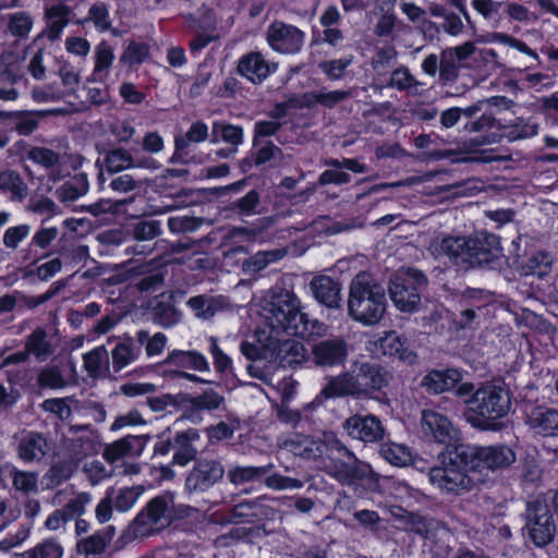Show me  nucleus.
I'll use <instances>...</instances> for the list:
<instances>
[{
	"label": "nucleus",
	"mask_w": 558,
	"mask_h": 558,
	"mask_svg": "<svg viewBox=\"0 0 558 558\" xmlns=\"http://www.w3.org/2000/svg\"><path fill=\"white\" fill-rule=\"evenodd\" d=\"M314 298L330 308H337L341 302L340 284L328 276L314 277L310 282Z\"/></svg>",
	"instance_id": "nucleus-22"
},
{
	"label": "nucleus",
	"mask_w": 558,
	"mask_h": 558,
	"mask_svg": "<svg viewBox=\"0 0 558 558\" xmlns=\"http://www.w3.org/2000/svg\"><path fill=\"white\" fill-rule=\"evenodd\" d=\"M226 403L225 397L214 389H206L203 393L191 397L189 399V408L185 411V416L192 422H199L202 411H215L222 408Z\"/></svg>",
	"instance_id": "nucleus-23"
},
{
	"label": "nucleus",
	"mask_w": 558,
	"mask_h": 558,
	"mask_svg": "<svg viewBox=\"0 0 558 558\" xmlns=\"http://www.w3.org/2000/svg\"><path fill=\"white\" fill-rule=\"evenodd\" d=\"M272 466V464L262 466L236 464L229 468L227 478L233 486L240 487L248 483L258 482L270 472Z\"/></svg>",
	"instance_id": "nucleus-29"
},
{
	"label": "nucleus",
	"mask_w": 558,
	"mask_h": 558,
	"mask_svg": "<svg viewBox=\"0 0 558 558\" xmlns=\"http://www.w3.org/2000/svg\"><path fill=\"white\" fill-rule=\"evenodd\" d=\"M353 57H344L340 59L322 61L318 68L327 75L331 81H338L342 78L347 68L352 63Z\"/></svg>",
	"instance_id": "nucleus-51"
},
{
	"label": "nucleus",
	"mask_w": 558,
	"mask_h": 558,
	"mask_svg": "<svg viewBox=\"0 0 558 558\" xmlns=\"http://www.w3.org/2000/svg\"><path fill=\"white\" fill-rule=\"evenodd\" d=\"M456 457L468 460L472 474L496 471L510 466L515 461L514 451L507 445L473 446L457 445Z\"/></svg>",
	"instance_id": "nucleus-8"
},
{
	"label": "nucleus",
	"mask_w": 558,
	"mask_h": 558,
	"mask_svg": "<svg viewBox=\"0 0 558 558\" xmlns=\"http://www.w3.org/2000/svg\"><path fill=\"white\" fill-rule=\"evenodd\" d=\"M140 447L141 439L138 437L128 436L108 445L104 450L102 457L108 463L114 464L128 456L138 454L141 451Z\"/></svg>",
	"instance_id": "nucleus-32"
},
{
	"label": "nucleus",
	"mask_w": 558,
	"mask_h": 558,
	"mask_svg": "<svg viewBox=\"0 0 558 558\" xmlns=\"http://www.w3.org/2000/svg\"><path fill=\"white\" fill-rule=\"evenodd\" d=\"M31 226L23 223L8 228L3 233V245L10 250H16L19 245L28 238Z\"/></svg>",
	"instance_id": "nucleus-56"
},
{
	"label": "nucleus",
	"mask_w": 558,
	"mask_h": 558,
	"mask_svg": "<svg viewBox=\"0 0 558 558\" xmlns=\"http://www.w3.org/2000/svg\"><path fill=\"white\" fill-rule=\"evenodd\" d=\"M88 19L99 32H106L111 26L108 8L105 4L93 5L88 11Z\"/></svg>",
	"instance_id": "nucleus-64"
},
{
	"label": "nucleus",
	"mask_w": 558,
	"mask_h": 558,
	"mask_svg": "<svg viewBox=\"0 0 558 558\" xmlns=\"http://www.w3.org/2000/svg\"><path fill=\"white\" fill-rule=\"evenodd\" d=\"M181 320L180 312L171 304L160 302L155 307V322L163 327L170 328Z\"/></svg>",
	"instance_id": "nucleus-49"
},
{
	"label": "nucleus",
	"mask_w": 558,
	"mask_h": 558,
	"mask_svg": "<svg viewBox=\"0 0 558 558\" xmlns=\"http://www.w3.org/2000/svg\"><path fill=\"white\" fill-rule=\"evenodd\" d=\"M208 137V126L202 122L196 121L191 124L184 136L175 137L177 149H185L191 143H202Z\"/></svg>",
	"instance_id": "nucleus-47"
},
{
	"label": "nucleus",
	"mask_w": 558,
	"mask_h": 558,
	"mask_svg": "<svg viewBox=\"0 0 558 558\" xmlns=\"http://www.w3.org/2000/svg\"><path fill=\"white\" fill-rule=\"evenodd\" d=\"M287 448L308 458H317L328 447L338 457H330L324 464V472L341 485L355 487L364 480H371L375 473L372 466L359 460L339 439L326 436L325 441L314 440L305 436L294 435L283 444Z\"/></svg>",
	"instance_id": "nucleus-1"
},
{
	"label": "nucleus",
	"mask_w": 558,
	"mask_h": 558,
	"mask_svg": "<svg viewBox=\"0 0 558 558\" xmlns=\"http://www.w3.org/2000/svg\"><path fill=\"white\" fill-rule=\"evenodd\" d=\"M422 428L426 435H430L437 442L453 448L458 439V430L451 422L442 414L433 410L423 411Z\"/></svg>",
	"instance_id": "nucleus-16"
},
{
	"label": "nucleus",
	"mask_w": 558,
	"mask_h": 558,
	"mask_svg": "<svg viewBox=\"0 0 558 558\" xmlns=\"http://www.w3.org/2000/svg\"><path fill=\"white\" fill-rule=\"evenodd\" d=\"M367 349L376 355L395 356L410 365L416 361V353L405 345L396 331H387L384 336L374 337L368 341Z\"/></svg>",
	"instance_id": "nucleus-14"
},
{
	"label": "nucleus",
	"mask_w": 558,
	"mask_h": 558,
	"mask_svg": "<svg viewBox=\"0 0 558 558\" xmlns=\"http://www.w3.org/2000/svg\"><path fill=\"white\" fill-rule=\"evenodd\" d=\"M381 457L390 464L396 466H405L412 461L410 449L400 444H385L380 448Z\"/></svg>",
	"instance_id": "nucleus-42"
},
{
	"label": "nucleus",
	"mask_w": 558,
	"mask_h": 558,
	"mask_svg": "<svg viewBox=\"0 0 558 558\" xmlns=\"http://www.w3.org/2000/svg\"><path fill=\"white\" fill-rule=\"evenodd\" d=\"M265 485L274 490H294L303 487V482L299 478L289 477L279 473L266 474Z\"/></svg>",
	"instance_id": "nucleus-53"
},
{
	"label": "nucleus",
	"mask_w": 558,
	"mask_h": 558,
	"mask_svg": "<svg viewBox=\"0 0 558 558\" xmlns=\"http://www.w3.org/2000/svg\"><path fill=\"white\" fill-rule=\"evenodd\" d=\"M386 306L384 288L368 274H357L350 284L348 299L350 317L365 326H374L383 319Z\"/></svg>",
	"instance_id": "nucleus-5"
},
{
	"label": "nucleus",
	"mask_w": 558,
	"mask_h": 558,
	"mask_svg": "<svg viewBox=\"0 0 558 558\" xmlns=\"http://www.w3.org/2000/svg\"><path fill=\"white\" fill-rule=\"evenodd\" d=\"M225 473V468L219 461L201 460L189 472L184 483V490L189 495L205 493L220 482Z\"/></svg>",
	"instance_id": "nucleus-13"
},
{
	"label": "nucleus",
	"mask_w": 558,
	"mask_h": 558,
	"mask_svg": "<svg viewBox=\"0 0 558 558\" xmlns=\"http://www.w3.org/2000/svg\"><path fill=\"white\" fill-rule=\"evenodd\" d=\"M63 547L56 538H47L25 553V558H62Z\"/></svg>",
	"instance_id": "nucleus-46"
},
{
	"label": "nucleus",
	"mask_w": 558,
	"mask_h": 558,
	"mask_svg": "<svg viewBox=\"0 0 558 558\" xmlns=\"http://www.w3.org/2000/svg\"><path fill=\"white\" fill-rule=\"evenodd\" d=\"M259 204V195L256 191L252 190L246 195L233 203L232 207L241 216H252L257 214L256 210Z\"/></svg>",
	"instance_id": "nucleus-63"
},
{
	"label": "nucleus",
	"mask_w": 558,
	"mask_h": 558,
	"mask_svg": "<svg viewBox=\"0 0 558 558\" xmlns=\"http://www.w3.org/2000/svg\"><path fill=\"white\" fill-rule=\"evenodd\" d=\"M25 349L29 355H34L39 362L46 361L52 353L53 347L48 339V335L44 328H36L25 339Z\"/></svg>",
	"instance_id": "nucleus-35"
},
{
	"label": "nucleus",
	"mask_w": 558,
	"mask_h": 558,
	"mask_svg": "<svg viewBox=\"0 0 558 558\" xmlns=\"http://www.w3.org/2000/svg\"><path fill=\"white\" fill-rule=\"evenodd\" d=\"M526 424L536 434L555 436L558 434V411L545 405H533L526 412Z\"/></svg>",
	"instance_id": "nucleus-19"
},
{
	"label": "nucleus",
	"mask_w": 558,
	"mask_h": 558,
	"mask_svg": "<svg viewBox=\"0 0 558 558\" xmlns=\"http://www.w3.org/2000/svg\"><path fill=\"white\" fill-rule=\"evenodd\" d=\"M161 233V223L158 220H141L134 223L132 234L137 241H149Z\"/></svg>",
	"instance_id": "nucleus-54"
},
{
	"label": "nucleus",
	"mask_w": 558,
	"mask_h": 558,
	"mask_svg": "<svg viewBox=\"0 0 558 558\" xmlns=\"http://www.w3.org/2000/svg\"><path fill=\"white\" fill-rule=\"evenodd\" d=\"M114 535V527L107 526L102 531L94 533L76 542L78 553L85 556H98L102 554Z\"/></svg>",
	"instance_id": "nucleus-33"
},
{
	"label": "nucleus",
	"mask_w": 558,
	"mask_h": 558,
	"mask_svg": "<svg viewBox=\"0 0 558 558\" xmlns=\"http://www.w3.org/2000/svg\"><path fill=\"white\" fill-rule=\"evenodd\" d=\"M113 340H116V344L110 352L111 367L114 373H119L135 363L141 356L142 350L130 336L109 339V341Z\"/></svg>",
	"instance_id": "nucleus-20"
},
{
	"label": "nucleus",
	"mask_w": 558,
	"mask_h": 558,
	"mask_svg": "<svg viewBox=\"0 0 558 558\" xmlns=\"http://www.w3.org/2000/svg\"><path fill=\"white\" fill-rule=\"evenodd\" d=\"M472 8L485 20L499 21L502 2L496 0H472Z\"/></svg>",
	"instance_id": "nucleus-59"
},
{
	"label": "nucleus",
	"mask_w": 558,
	"mask_h": 558,
	"mask_svg": "<svg viewBox=\"0 0 558 558\" xmlns=\"http://www.w3.org/2000/svg\"><path fill=\"white\" fill-rule=\"evenodd\" d=\"M312 354L317 366H338L348 357V343L340 337L325 339L312 345Z\"/></svg>",
	"instance_id": "nucleus-17"
},
{
	"label": "nucleus",
	"mask_w": 558,
	"mask_h": 558,
	"mask_svg": "<svg viewBox=\"0 0 558 558\" xmlns=\"http://www.w3.org/2000/svg\"><path fill=\"white\" fill-rule=\"evenodd\" d=\"M88 181L85 174L80 173L66 181L57 190V196L61 202H74L88 192Z\"/></svg>",
	"instance_id": "nucleus-41"
},
{
	"label": "nucleus",
	"mask_w": 558,
	"mask_h": 558,
	"mask_svg": "<svg viewBox=\"0 0 558 558\" xmlns=\"http://www.w3.org/2000/svg\"><path fill=\"white\" fill-rule=\"evenodd\" d=\"M423 85L422 82L411 74L407 66H399L393 70L388 83V86L400 92H407L410 95L418 94Z\"/></svg>",
	"instance_id": "nucleus-37"
},
{
	"label": "nucleus",
	"mask_w": 558,
	"mask_h": 558,
	"mask_svg": "<svg viewBox=\"0 0 558 558\" xmlns=\"http://www.w3.org/2000/svg\"><path fill=\"white\" fill-rule=\"evenodd\" d=\"M466 421L481 430H498L511 410L510 392L497 385H483L465 401Z\"/></svg>",
	"instance_id": "nucleus-4"
},
{
	"label": "nucleus",
	"mask_w": 558,
	"mask_h": 558,
	"mask_svg": "<svg viewBox=\"0 0 558 558\" xmlns=\"http://www.w3.org/2000/svg\"><path fill=\"white\" fill-rule=\"evenodd\" d=\"M70 399L66 398H51L43 402L41 408L44 411L54 414L62 421L70 418L72 414Z\"/></svg>",
	"instance_id": "nucleus-60"
},
{
	"label": "nucleus",
	"mask_w": 558,
	"mask_h": 558,
	"mask_svg": "<svg viewBox=\"0 0 558 558\" xmlns=\"http://www.w3.org/2000/svg\"><path fill=\"white\" fill-rule=\"evenodd\" d=\"M0 119L9 120V125L14 129L20 135H29L38 126V119L32 112L13 111L4 112L0 111Z\"/></svg>",
	"instance_id": "nucleus-38"
},
{
	"label": "nucleus",
	"mask_w": 558,
	"mask_h": 558,
	"mask_svg": "<svg viewBox=\"0 0 558 558\" xmlns=\"http://www.w3.org/2000/svg\"><path fill=\"white\" fill-rule=\"evenodd\" d=\"M71 9L63 4L57 3L45 9V21L46 27L41 33L43 37H46L50 41H54L60 38L63 29L70 23Z\"/></svg>",
	"instance_id": "nucleus-21"
},
{
	"label": "nucleus",
	"mask_w": 558,
	"mask_h": 558,
	"mask_svg": "<svg viewBox=\"0 0 558 558\" xmlns=\"http://www.w3.org/2000/svg\"><path fill=\"white\" fill-rule=\"evenodd\" d=\"M425 283L426 277L417 269L400 271L389 287L390 299L395 306L405 313L416 311L421 302L418 288Z\"/></svg>",
	"instance_id": "nucleus-9"
},
{
	"label": "nucleus",
	"mask_w": 558,
	"mask_h": 558,
	"mask_svg": "<svg viewBox=\"0 0 558 558\" xmlns=\"http://www.w3.org/2000/svg\"><path fill=\"white\" fill-rule=\"evenodd\" d=\"M461 380V374L456 368L432 371L422 380L423 386L435 393H441L453 388Z\"/></svg>",
	"instance_id": "nucleus-31"
},
{
	"label": "nucleus",
	"mask_w": 558,
	"mask_h": 558,
	"mask_svg": "<svg viewBox=\"0 0 558 558\" xmlns=\"http://www.w3.org/2000/svg\"><path fill=\"white\" fill-rule=\"evenodd\" d=\"M286 255L287 251L283 248L259 251L256 254L243 260L242 270L246 275H254L265 269L268 265L282 259Z\"/></svg>",
	"instance_id": "nucleus-34"
},
{
	"label": "nucleus",
	"mask_w": 558,
	"mask_h": 558,
	"mask_svg": "<svg viewBox=\"0 0 558 558\" xmlns=\"http://www.w3.org/2000/svg\"><path fill=\"white\" fill-rule=\"evenodd\" d=\"M305 34L296 26L281 21L272 22L266 32L269 47L279 53L294 54L301 51Z\"/></svg>",
	"instance_id": "nucleus-12"
},
{
	"label": "nucleus",
	"mask_w": 558,
	"mask_h": 558,
	"mask_svg": "<svg viewBox=\"0 0 558 558\" xmlns=\"http://www.w3.org/2000/svg\"><path fill=\"white\" fill-rule=\"evenodd\" d=\"M525 527L536 546H545L553 541L556 526L543 498L537 497L527 504Z\"/></svg>",
	"instance_id": "nucleus-11"
},
{
	"label": "nucleus",
	"mask_w": 558,
	"mask_h": 558,
	"mask_svg": "<svg viewBox=\"0 0 558 558\" xmlns=\"http://www.w3.org/2000/svg\"><path fill=\"white\" fill-rule=\"evenodd\" d=\"M94 69L88 77L92 83H104L109 76L114 60L112 47L105 40L100 41L94 50Z\"/></svg>",
	"instance_id": "nucleus-25"
},
{
	"label": "nucleus",
	"mask_w": 558,
	"mask_h": 558,
	"mask_svg": "<svg viewBox=\"0 0 558 558\" xmlns=\"http://www.w3.org/2000/svg\"><path fill=\"white\" fill-rule=\"evenodd\" d=\"M389 378V373L381 366L355 361L349 371L329 378L315 402L320 404L322 398L331 399L347 396L367 398L385 387Z\"/></svg>",
	"instance_id": "nucleus-3"
},
{
	"label": "nucleus",
	"mask_w": 558,
	"mask_h": 558,
	"mask_svg": "<svg viewBox=\"0 0 558 558\" xmlns=\"http://www.w3.org/2000/svg\"><path fill=\"white\" fill-rule=\"evenodd\" d=\"M105 162L107 170L112 173L135 167L132 155L123 148L110 150L105 158Z\"/></svg>",
	"instance_id": "nucleus-44"
},
{
	"label": "nucleus",
	"mask_w": 558,
	"mask_h": 558,
	"mask_svg": "<svg viewBox=\"0 0 558 558\" xmlns=\"http://www.w3.org/2000/svg\"><path fill=\"white\" fill-rule=\"evenodd\" d=\"M163 364L172 365L180 368H190L201 373L209 372V363L206 356L197 351L173 350L169 352Z\"/></svg>",
	"instance_id": "nucleus-26"
},
{
	"label": "nucleus",
	"mask_w": 558,
	"mask_h": 558,
	"mask_svg": "<svg viewBox=\"0 0 558 558\" xmlns=\"http://www.w3.org/2000/svg\"><path fill=\"white\" fill-rule=\"evenodd\" d=\"M173 506L172 494L154 498L148 504L146 511L138 513L130 524L129 533L135 537L145 536L169 524Z\"/></svg>",
	"instance_id": "nucleus-10"
},
{
	"label": "nucleus",
	"mask_w": 558,
	"mask_h": 558,
	"mask_svg": "<svg viewBox=\"0 0 558 558\" xmlns=\"http://www.w3.org/2000/svg\"><path fill=\"white\" fill-rule=\"evenodd\" d=\"M457 445L453 448H448L439 454L440 465L434 466L429 470V483L442 493L447 494H462L472 488L476 478L466 473L469 466L468 460L461 457H456Z\"/></svg>",
	"instance_id": "nucleus-6"
},
{
	"label": "nucleus",
	"mask_w": 558,
	"mask_h": 558,
	"mask_svg": "<svg viewBox=\"0 0 558 558\" xmlns=\"http://www.w3.org/2000/svg\"><path fill=\"white\" fill-rule=\"evenodd\" d=\"M428 251L436 258L448 257L456 265L463 267L488 266L499 259L502 248L499 238L485 231L474 235H441L433 239Z\"/></svg>",
	"instance_id": "nucleus-2"
},
{
	"label": "nucleus",
	"mask_w": 558,
	"mask_h": 558,
	"mask_svg": "<svg viewBox=\"0 0 558 558\" xmlns=\"http://www.w3.org/2000/svg\"><path fill=\"white\" fill-rule=\"evenodd\" d=\"M12 485L13 487L24 494L36 493L38 490V477L37 472L20 471L13 469L11 471Z\"/></svg>",
	"instance_id": "nucleus-45"
},
{
	"label": "nucleus",
	"mask_w": 558,
	"mask_h": 558,
	"mask_svg": "<svg viewBox=\"0 0 558 558\" xmlns=\"http://www.w3.org/2000/svg\"><path fill=\"white\" fill-rule=\"evenodd\" d=\"M59 233L57 227L47 226L46 220H44L41 226L34 232L29 245L46 250L58 238Z\"/></svg>",
	"instance_id": "nucleus-52"
},
{
	"label": "nucleus",
	"mask_w": 558,
	"mask_h": 558,
	"mask_svg": "<svg viewBox=\"0 0 558 558\" xmlns=\"http://www.w3.org/2000/svg\"><path fill=\"white\" fill-rule=\"evenodd\" d=\"M20 78L21 74L14 54L8 51L2 52L0 54V83L15 84Z\"/></svg>",
	"instance_id": "nucleus-48"
},
{
	"label": "nucleus",
	"mask_w": 558,
	"mask_h": 558,
	"mask_svg": "<svg viewBox=\"0 0 558 558\" xmlns=\"http://www.w3.org/2000/svg\"><path fill=\"white\" fill-rule=\"evenodd\" d=\"M84 473L87 475L92 485H97L100 482L109 478L113 474V469L108 468L102 461L94 459L84 465Z\"/></svg>",
	"instance_id": "nucleus-55"
},
{
	"label": "nucleus",
	"mask_w": 558,
	"mask_h": 558,
	"mask_svg": "<svg viewBox=\"0 0 558 558\" xmlns=\"http://www.w3.org/2000/svg\"><path fill=\"white\" fill-rule=\"evenodd\" d=\"M201 436L197 429L189 428L186 430L177 433L174 437L173 447L175 449L173 454V463L184 466L192 461L197 453L194 442L199 440Z\"/></svg>",
	"instance_id": "nucleus-24"
},
{
	"label": "nucleus",
	"mask_w": 558,
	"mask_h": 558,
	"mask_svg": "<svg viewBox=\"0 0 558 558\" xmlns=\"http://www.w3.org/2000/svg\"><path fill=\"white\" fill-rule=\"evenodd\" d=\"M244 137L243 129L239 125H233L225 122H214L211 128V142L217 143L223 141L225 143L236 148L242 144Z\"/></svg>",
	"instance_id": "nucleus-40"
},
{
	"label": "nucleus",
	"mask_w": 558,
	"mask_h": 558,
	"mask_svg": "<svg viewBox=\"0 0 558 558\" xmlns=\"http://www.w3.org/2000/svg\"><path fill=\"white\" fill-rule=\"evenodd\" d=\"M276 70L277 64L267 61L260 52H248L238 63V73L253 84H260Z\"/></svg>",
	"instance_id": "nucleus-18"
},
{
	"label": "nucleus",
	"mask_w": 558,
	"mask_h": 558,
	"mask_svg": "<svg viewBox=\"0 0 558 558\" xmlns=\"http://www.w3.org/2000/svg\"><path fill=\"white\" fill-rule=\"evenodd\" d=\"M149 54V47L144 43L131 41L120 57V62L130 66L141 64Z\"/></svg>",
	"instance_id": "nucleus-50"
},
{
	"label": "nucleus",
	"mask_w": 558,
	"mask_h": 558,
	"mask_svg": "<svg viewBox=\"0 0 558 558\" xmlns=\"http://www.w3.org/2000/svg\"><path fill=\"white\" fill-rule=\"evenodd\" d=\"M413 531L435 544H447V547L453 537L451 531L446 525L428 518H420L416 520L413 523Z\"/></svg>",
	"instance_id": "nucleus-28"
},
{
	"label": "nucleus",
	"mask_w": 558,
	"mask_h": 558,
	"mask_svg": "<svg viewBox=\"0 0 558 558\" xmlns=\"http://www.w3.org/2000/svg\"><path fill=\"white\" fill-rule=\"evenodd\" d=\"M7 21L8 33L16 39H26L34 27V17L25 11L9 14Z\"/></svg>",
	"instance_id": "nucleus-39"
},
{
	"label": "nucleus",
	"mask_w": 558,
	"mask_h": 558,
	"mask_svg": "<svg viewBox=\"0 0 558 558\" xmlns=\"http://www.w3.org/2000/svg\"><path fill=\"white\" fill-rule=\"evenodd\" d=\"M108 356L104 345H99L83 355V366L89 377L98 378L109 369Z\"/></svg>",
	"instance_id": "nucleus-36"
},
{
	"label": "nucleus",
	"mask_w": 558,
	"mask_h": 558,
	"mask_svg": "<svg viewBox=\"0 0 558 558\" xmlns=\"http://www.w3.org/2000/svg\"><path fill=\"white\" fill-rule=\"evenodd\" d=\"M342 426L350 437L364 442L381 440L385 435V428L380 420L371 414L352 415L343 422Z\"/></svg>",
	"instance_id": "nucleus-15"
},
{
	"label": "nucleus",
	"mask_w": 558,
	"mask_h": 558,
	"mask_svg": "<svg viewBox=\"0 0 558 558\" xmlns=\"http://www.w3.org/2000/svg\"><path fill=\"white\" fill-rule=\"evenodd\" d=\"M48 451L46 438L39 434L31 432L24 435L17 447L19 458L24 462L40 461Z\"/></svg>",
	"instance_id": "nucleus-27"
},
{
	"label": "nucleus",
	"mask_w": 558,
	"mask_h": 558,
	"mask_svg": "<svg viewBox=\"0 0 558 558\" xmlns=\"http://www.w3.org/2000/svg\"><path fill=\"white\" fill-rule=\"evenodd\" d=\"M186 305L192 310L195 317L208 320L225 307V300L220 295L202 294L190 298Z\"/></svg>",
	"instance_id": "nucleus-30"
},
{
	"label": "nucleus",
	"mask_w": 558,
	"mask_h": 558,
	"mask_svg": "<svg viewBox=\"0 0 558 558\" xmlns=\"http://www.w3.org/2000/svg\"><path fill=\"white\" fill-rule=\"evenodd\" d=\"M458 61L452 56H449L446 50H442L439 63V80L442 84L453 82L458 77Z\"/></svg>",
	"instance_id": "nucleus-58"
},
{
	"label": "nucleus",
	"mask_w": 558,
	"mask_h": 558,
	"mask_svg": "<svg viewBox=\"0 0 558 558\" xmlns=\"http://www.w3.org/2000/svg\"><path fill=\"white\" fill-rule=\"evenodd\" d=\"M137 342L143 345L145 344V351L148 356H157L165 350L168 338L162 332H156L150 337L146 330H140L136 332Z\"/></svg>",
	"instance_id": "nucleus-43"
},
{
	"label": "nucleus",
	"mask_w": 558,
	"mask_h": 558,
	"mask_svg": "<svg viewBox=\"0 0 558 558\" xmlns=\"http://www.w3.org/2000/svg\"><path fill=\"white\" fill-rule=\"evenodd\" d=\"M27 158L45 168H52L60 162L59 154L45 147H33L27 151Z\"/></svg>",
	"instance_id": "nucleus-57"
},
{
	"label": "nucleus",
	"mask_w": 558,
	"mask_h": 558,
	"mask_svg": "<svg viewBox=\"0 0 558 558\" xmlns=\"http://www.w3.org/2000/svg\"><path fill=\"white\" fill-rule=\"evenodd\" d=\"M93 498L89 493H80L71 499L62 509L70 520L81 517L85 513L86 507L92 502Z\"/></svg>",
	"instance_id": "nucleus-61"
},
{
	"label": "nucleus",
	"mask_w": 558,
	"mask_h": 558,
	"mask_svg": "<svg viewBox=\"0 0 558 558\" xmlns=\"http://www.w3.org/2000/svg\"><path fill=\"white\" fill-rule=\"evenodd\" d=\"M141 494L140 487L121 488L114 500L116 509L122 512L130 510L136 504Z\"/></svg>",
	"instance_id": "nucleus-62"
},
{
	"label": "nucleus",
	"mask_w": 558,
	"mask_h": 558,
	"mask_svg": "<svg viewBox=\"0 0 558 558\" xmlns=\"http://www.w3.org/2000/svg\"><path fill=\"white\" fill-rule=\"evenodd\" d=\"M263 311L274 330L283 331L288 336L304 332V327L298 325L303 319L301 302L293 291L274 288Z\"/></svg>",
	"instance_id": "nucleus-7"
}]
</instances>
